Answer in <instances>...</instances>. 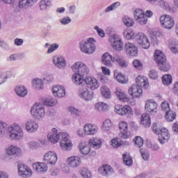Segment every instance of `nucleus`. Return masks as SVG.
Returning <instances> with one entry per match:
<instances>
[{"label":"nucleus","mask_w":178,"mask_h":178,"mask_svg":"<svg viewBox=\"0 0 178 178\" xmlns=\"http://www.w3.org/2000/svg\"><path fill=\"white\" fill-rule=\"evenodd\" d=\"M72 69L74 72L72 80L77 86L83 84L90 90H97L99 87V82L97 79L87 76L90 70L84 63L78 61L72 65Z\"/></svg>","instance_id":"1"},{"label":"nucleus","mask_w":178,"mask_h":178,"mask_svg":"<svg viewBox=\"0 0 178 178\" xmlns=\"http://www.w3.org/2000/svg\"><path fill=\"white\" fill-rule=\"evenodd\" d=\"M47 138L53 144H56L60 140V147L63 151H70L73 144L70 140V136L66 132H60L58 134V129L54 128L47 135Z\"/></svg>","instance_id":"2"},{"label":"nucleus","mask_w":178,"mask_h":178,"mask_svg":"<svg viewBox=\"0 0 178 178\" xmlns=\"http://www.w3.org/2000/svg\"><path fill=\"white\" fill-rule=\"evenodd\" d=\"M8 130L9 133V137L11 140H15L19 141L23 140L24 137V131L23 128L19 124L14 123L8 127V124L2 121H0V134H5V132Z\"/></svg>","instance_id":"3"},{"label":"nucleus","mask_w":178,"mask_h":178,"mask_svg":"<svg viewBox=\"0 0 178 178\" xmlns=\"http://www.w3.org/2000/svg\"><path fill=\"white\" fill-rule=\"evenodd\" d=\"M95 39L90 38L87 40H83L79 43V48L83 54L88 55L95 52Z\"/></svg>","instance_id":"4"},{"label":"nucleus","mask_w":178,"mask_h":178,"mask_svg":"<svg viewBox=\"0 0 178 178\" xmlns=\"http://www.w3.org/2000/svg\"><path fill=\"white\" fill-rule=\"evenodd\" d=\"M152 130L155 134L159 135V141L160 144H165L169 141L170 138V134L169 131L166 128H158L156 124H153Z\"/></svg>","instance_id":"5"},{"label":"nucleus","mask_w":178,"mask_h":178,"mask_svg":"<svg viewBox=\"0 0 178 178\" xmlns=\"http://www.w3.org/2000/svg\"><path fill=\"white\" fill-rule=\"evenodd\" d=\"M31 113L38 120H42L45 117V107L39 103H35L31 109Z\"/></svg>","instance_id":"6"},{"label":"nucleus","mask_w":178,"mask_h":178,"mask_svg":"<svg viewBox=\"0 0 178 178\" xmlns=\"http://www.w3.org/2000/svg\"><path fill=\"white\" fill-rule=\"evenodd\" d=\"M109 41L111 47L115 49V51H122L123 49V42L119 35L113 33L109 37Z\"/></svg>","instance_id":"7"},{"label":"nucleus","mask_w":178,"mask_h":178,"mask_svg":"<svg viewBox=\"0 0 178 178\" xmlns=\"http://www.w3.org/2000/svg\"><path fill=\"white\" fill-rule=\"evenodd\" d=\"M79 86H81V87L78 91L79 97L85 101H91V99L94 98L93 92L87 89V86L84 84Z\"/></svg>","instance_id":"8"},{"label":"nucleus","mask_w":178,"mask_h":178,"mask_svg":"<svg viewBox=\"0 0 178 178\" xmlns=\"http://www.w3.org/2000/svg\"><path fill=\"white\" fill-rule=\"evenodd\" d=\"M160 23L163 29L170 30L175 26V19L170 15H162L160 17Z\"/></svg>","instance_id":"9"},{"label":"nucleus","mask_w":178,"mask_h":178,"mask_svg":"<svg viewBox=\"0 0 178 178\" xmlns=\"http://www.w3.org/2000/svg\"><path fill=\"white\" fill-rule=\"evenodd\" d=\"M119 129L120 130L119 136L121 138L127 140V138H130V137H131V132L129 131V125L127 124V122L124 121L120 122L119 123Z\"/></svg>","instance_id":"10"},{"label":"nucleus","mask_w":178,"mask_h":178,"mask_svg":"<svg viewBox=\"0 0 178 178\" xmlns=\"http://www.w3.org/2000/svg\"><path fill=\"white\" fill-rule=\"evenodd\" d=\"M136 40L138 41V44L144 49H148L151 47V43L148 40L147 35L143 33H139L136 35Z\"/></svg>","instance_id":"11"},{"label":"nucleus","mask_w":178,"mask_h":178,"mask_svg":"<svg viewBox=\"0 0 178 178\" xmlns=\"http://www.w3.org/2000/svg\"><path fill=\"white\" fill-rule=\"evenodd\" d=\"M44 161L47 165L53 166L58 161V155L55 152L49 151L44 155Z\"/></svg>","instance_id":"12"},{"label":"nucleus","mask_w":178,"mask_h":178,"mask_svg":"<svg viewBox=\"0 0 178 178\" xmlns=\"http://www.w3.org/2000/svg\"><path fill=\"white\" fill-rule=\"evenodd\" d=\"M145 110V112L151 113L152 115L156 113V112H158V104H156V102L154 99H149L146 101Z\"/></svg>","instance_id":"13"},{"label":"nucleus","mask_w":178,"mask_h":178,"mask_svg":"<svg viewBox=\"0 0 178 178\" xmlns=\"http://www.w3.org/2000/svg\"><path fill=\"white\" fill-rule=\"evenodd\" d=\"M18 173L19 175L21 176V177H30L33 175V172H31V169H29V168L23 164V163H19L18 164Z\"/></svg>","instance_id":"14"},{"label":"nucleus","mask_w":178,"mask_h":178,"mask_svg":"<svg viewBox=\"0 0 178 178\" xmlns=\"http://www.w3.org/2000/svg\"><path fill=\"white\" fill-rule=\"evenodd\" d=\"M115 112L118 113V115L123 116V115H131L133 110H131V107H130V106H122L118 104L115 106Z\"/></svg>","instance_id":"15"},{"label":"nucleus","mask_w":178,"mask_h":178,"mask_svg":"<svg viewBox=\"0 0 178 178\" xmlns=\"http://www.w3.org/2000/svg\"><path fill=\"white\" fill-rule=\"evenodd\" d=\"M124 49L126 54L129 56H137L138 55V49L136 47V44L130 42H127L124 45Z\"/></svg>","instance_id":"16"},{"label":"nucleus","mask_w":178,"mask_h":178,"mask_svg":"<svg viewBox=\"0 0 178 178\" xmlns=\"http://www.w3.org/2000/svg\"><path fill=\"white\" fill-rule=\"evenodd\" d=\"M83 132L86 136H94L98 133V126L88 123L83 127Z\"/></svg>","instance_id":"17"},{"label":"nucleus","mask_w":178,"mask_h":178,"mask_svg":"<svg viewBox=\"0 0 178 178\" xmlns=\"http://www.w3.org/2000/svg\"><path fill=\"white\" fill-rule=\"evenodd\" d=\"M128 92L134 98H138L143 95V89L136 84H133L129 87Z\"/></svg>","instance_id":"18"},{"label":"nucleus","mask_w":178,"mask_h":178,"mask_svg":"<svg viewBox=\"0 0 178 178\" xmlns=\"http://www.w3.org/2000/svg\"><path fill=\"white\" fill-rule=\"evenodd\" d=\"M38 122L34 120H29L25 122V129L28 133H35L38 130Z\"/></svg>","instance_id":"19"},{"label":"nucleus","mask_w":178,"mask_h":178,"mask_svg":"<svg viewBox=\"0 0 178 178\" xmlns=\"http://www.w3.org/2000/svg\"><path fill=\"white\" fill-rule=\"evenodd\" d=\"M52 92L56 98H63V97L66 95L65 87L60 85L54 86L52 88Z\"/></svg>","instance_id":"20"},{"label":"nucleus","mask_w":178,"mask_h":178,"mask_svg":"<svg viewBox=\"0 0 178 178\" xmlns=\"http://www.w3.org/2000/svg\"><path fill=\"white\" fill-rule=\"evenodd\" d=\"M53 63L56 67L58 69H63L66 67V60L64 56H55L52 58Z\"/></svg>","instance_id":"21"},{"label":"nucleus","mask_w":178,"mask_h":178,"mask_svg":"<svg viewBox=\"0 0 178 178\" xmlns=\"http://www.w3.org/2000/svg\"><path fill=\"white\" fill-rule=\"evenodd\" d=\"M7 155H9L10 156H20L22 154H23V151L19 147L15 146V145H10L9 146L6 151Z\"/></svg>","instance_id":"22"},{"label":"nucleus","mask_w":178,"mask_h":178,"mask_svg":"<svg viewBox=\"0 0 178 178\" xmlns=\"http://www.w3.org/2000/svg\"><path fill=\"white\" fill-rule=\"evenodd\" d=\"M67 163L71 168H78L81 163V159L77 156H72L67 159Z\"/></svg>","instance_id":"23"},{"label":"nucleus","mask_w":178,"mask_h":178,"mask_svg":"<svg viewBox=\"0 0 178 178\" xmlns=\"http://www.w3.org/2000/svg\"><path fill=\"white\" fill-rule=\"evenodd\" d=\"M158 5L160 6V8H162L163 9H165V10H169V12H171V13H176L177 12V8L170 6L169 3L166 2L165 0H158Z\"/></svg>","instance_id":"24"},{"label":"nucleus","mask_w":178,"mask_h":178,"mask_svg":"<svg viewBox=\"0 0 178 178\" xmlns=\"http://www.w3.org/2000/svg\"><path fill=\"white\" fill-rule=\"evenodd\" d=\"M136 85L142 89L143 88H148V86H149V83H148V79H147V77L143 76H138L136 79Z\"/></svg>","instance_id":"25"},{"label":"nucleus","mask_w":178,"mask_h":178,"mask_svg":"<svg viewBox=\"0 0 178 178\" xmlns=\"http://www.w3.org/2000/svg\"><path fill=\"white\" fill-rule=\"evenodd\" d=\"M115 95L117 98L121 101V102H129V98L127 97V95L122 88H116L115 89Z\"/></svg>","instance_id":"26"},{"label":"nucleus","mask_w":178,"mask_h":178,"mask_svg":"<svg viewBox=\"0 0 178 178\" xmlns=\"http://www.w3.org/2000/svg\"><path fill=\"white\" fill-rule=\"evenodd\" d=\"M98 172L102 176H111L113 173V168L109 165H104L99 168Z\"/></svg>","instance_id":"27"},{"label":"nucleus","mask_w":178,"mask_h":178,"mask_svg":"<svg viewBox=\"0 0 178 178\" xmlns=\"http://www.w3.org/2000/svg\"><path fill=\"white\" fill-rule=\"evenodd\" d=\"M154 60L159 65L166 60V56L160 50H156L154 52Z\"/></svg>","instance_id":"28"},{"label":"nucleus","mask_w":178,"mask_h":178,"mask_svg":"<svg viewBox=\"0 0 178 178\" xmlns=\"http://www.w3.org/2000/svg\"><path fill=\"white\" fill-rule=\"evenodd\" d=\"M38 0H19V6L21 9H29L31 8Z\"/></svg>","instance_id":"29"},{"label":"nucleus","mask_w":178,"mask_h":178,"mask_svg":"<svg viewBox=\"0 0 178 178\" xmlns=\"http://www.w3.org/2000/svg\"><path fill=\"white\" fill-rule=\"evenodd\" d=\"M102 62L105 66L111 67L112 66V62H113V57L109 53H105L102 56Z\"/></svg>","instance_id":"30"},{"label":"nucleus","mask_w":178,"mask_h":178,"mask_svg":"<svg viewBox=\"0 0 178 178\" xmlns=\"http://www.w3.org/2000/svg\"><path fill=\"white\" fill-rule=\"evenodd\" d=\"M33 168L38 173H45L47 170V164L44 163H35L33 164Z\"/></svg>","instance_id":"31"},{"label":"nucleus","mask_w":178,"mask_h":178,"mask_svg":"<svg viewBox=\"0 0 178 178\" xmlns=\"http://www.w3.org/2000/svg\"><path fill=\"white\" fill-rule=\"evenodd\" d=\"M15 91L17 95H18V97H21L22 98H24V97H26V95L29 94L27 88L23 86H17L15 88Z\"/></svg>","instance_id":"32"},{"label":"nucleus","mask_w":178,"mask_h":178,"mask_svg":"<svg viewBox=\"0 0 178 178\" xmlns=\"http://www.w3.org/2000/svg\"><path fill=\"white\" fill-rule=\"evenodd\" d=\"M113 62H116L120 67H127L129 64L127 63L124 57L119 55H116L113 57Z\"/></svg>","instance_id":"33"},{"label":"nucleus","mask_w":178,"mask_h":178,"mask_svg":"<svg viewBox=\"0 0 178 178\" xmlns=\"http://www.w3.org/2000/svg\"><path fill=\"white\" fill-rule=\"evenodd\" d=\"M89 145L95 149H99L102 145V140L98 138H91L89 140Z\"/></svg>","instance_id":"34"},{"label":"nucleus","mask_w":178,"mask_h":178,"mask_svg":"<svg viewBox=\"0 0 178 178\" xmlns=\"http://www.w3.org/2000/svg\"><path fill=\"white\" fill-rule=\"evenodd\" d=\"M32 86L35 90H42L44 88V81L40 78H35L32 81Z\"/></svg>","instance_id":"35"},{"label":"nucleus","mask_w":178,"mask_h":178,"mask_svg":"<svg viewBox=\"0 0 178 178\" xmlns=\"http://www.w3.org/2000/svg\"><path fill=\"white\" fill-rule=\"evenodd\" d=\"M140 123L145 126V127H149V126H151V118H149V114H143L140 118Z\"/></svg>","instance_id":"36"},{"label":"nucleus","mask_w":178,"mask_h":178,"mask_svg":"<svg viewBox=\"0 0 178 178\" xmlns=\"http://www.w3.org/2000/svg\"><path fill=\"white\" fill-rule=\"evenodd\" d=\"M168 47L173 54H178V41L175 39L168 40Z\"/></svg>","instance_id":"37"},{"label":"nucleus","mask_w":178,"mask_h":178,"mask_svg":"<svg viewBox=\"0 0 178 178\" xmlns=\"http://www.w3.org/2000/svg\"><path fill=\"white\" fill-rule=\"evenodd\" d=\"M100 90L104 98H106V99H111V97H112L111 89H109L106 86H102Z\"/></svg>","instance_id":"38"},{"label":"nucleus","mask_w":178,"mask_h":178,"mask_svg":"<svg viewBox=\"0 0 178 178\" xmlns=\"http://www.w3.org/2000/svg\"><path fill=\"white\" fill-rule=\"evenodd\" d=\"M95 108L96 111H98V112H106V111L109 109V106H108L106 103L100 102L95 104Z\"/></svg>","instance_id":"39"},{"label":"nucleus","mask_w":178,"mask_h":178,"mask_svg":"<svg viewBox=\"0 0 178 178\" xmlns=\"http://www.w3.org/2000/svg\"><path fill=\"white\" fill-rule=\"evenodd\" d=\"M79 148L80 149V152H81L83 155H88V154H90V151H91L90 146L87 145L84 142L79 144Z\"/></svg>","instance_id":"40"},{"label":"nucleus","mask_w":178,"mask_h":178,"mask_svg":"<svg viewBox=\"0 0 178 178\" xmlns=\"http://www.w3.org/2000/svg\"><path fill=\"white\" fill-rule=\"evenodd\" d=\"M43 101L46 106H56V105H58V100L51 97L44 98Z\"/></svg>","instance_id":"41"},{"label":"nucleus","mask_w":178,"mask_h":178,"mask_svg":"<svg viewBox=\"0 0 178 178\" xmlns=\"http://www.w3.org/2000/svg\"><path fill=\"white\" fill-rule=\"evenodd\" d=\"M122 159L124 165H126V166H131L133 165V158L130 156V154L127 153L123 154Z\"/></svg>","instance_id":"42"},{"label":"nucleus","mask_w":178,"mask_h":178,"mask_svg":"<svg viewBox=\"0 0 178 178\" xmlns=\"http://www.w3.org/2000/svg\"><path fill=\"white\" fill-rule=\"evenodd\" d=\"M176 112L170 110L165 113V118L167 122H173L176 119Z\"/></svg>","instance_id":"43"},{"label":"nucleus","mask_w":178,"mask_h":178,"mask_svg":"<svg viewBox=\"0 0 178 178\" xmlns=\"http://www.w3.org/2000/svg\"><path fill=\"white\" fill-rule=\"evenodd\" d=\"M102 130L104 131H110V130H112V122H111V120L107 119L103 122V125L102 127Z\"/></svg>","instance_id":"44"},{"label":"nucleus","mask_w":178,"mask_h":178,"mask_svg":"<svg viewBox=\"0 0 178 178\" xmlns=\"http://www.w3.org/2000/svg\"><path fill=\"white\" fill-rule=\"evenodd\" d=\"M122 22L127 27H132L134 26V19L133 18H130L128 16H125L122 18Z\"/></svg>","instance_id":"45"},{"label":"nucleus","mask_w":178,"mask_h":178,"mask_svg":"<svg viewBox=\"0 0 178 178\" xmlns=\"http://www.w3.org/2000/svg\"><path fill=\"white\" fill-rule=\"evenodd\" d=\"M120 6V2L119 1L115 2L105 8L104 13H109L110 12H112V10H115V9H118V7Z\"/></svg>","instance_id":"46"},{"label":"nucleus","mask_w":178,"mask_h":178,"mask_svg":"<svg viewBox=\"0 0 178 178\" xmlns=\"http://www.w3.org/2000/svg\"><path fill=\"white\" fill-rule=\"evenodd\" d=\"M51 6V1L42 0L40 3V8L41 10H47Z\"/></svg>","instance_id":"47"},{"label":"nucleus","mask_w":178,"mask_h":178,"mask_svg":"<svg viewBox=\"0 0 178 178\" xmlns=\"http://www.w3.org/2000/svg\"><path fill=\"white\" fill-rule=\"evenodd\" d=\"M123 35L127 40H133L136 38L134 33L130 29L124 30L123 32Z\"/></svg>","instance_id":"48"},{"label":"nucleus","mask_w":178,"mask_h":178,"mask_svg":"<svg viewBox=\"0 0 178 178\" xmlns=\"http://www.w3.org/2000/svg\"><path fill=\"white\" fill-rule=\"evenodd\" d=\"M162 83L164 86H169L172 84V75L165 74L162 77Z\"/></svg>","instance_id":"49"},{"label":"nucleus","mask_w":178,"mask_h":178,"mask_svg":"<svg viewBox=\"0 0 178 178\" xmlns=\"http://www.w3.org/2000/svg\"><path fill=\"white\" fill-rule=\"evenodd\" d=\"M134 142L135 145H136V147H138V148H141V147L144 145V139H143L141 136H136L134 139Z\"/></svg>","instance_id":"50"},{"label":"nucleus","mask_w":178,"mask_h":178,"mask_svg":"<svg viewBox=\"0 0 178 178\" xmlns=\"http://www.w3.org/2000/svg\"><path fill=\"white\" fill-rule=\"evenodd\" d=\"M123 144V141H119V138H115L111 140V145L113 148H119Z\"/></svg>","instance_id":"51"},{"label":"nucleus","mask_w":178,"mask_h":178,"mask_svg":"<svg viewBox=\"0 0 178 178\" xmlns=\"http://www.w3.org/2000/svg\"><path fill=\"white\" fill-rule=\"evenodd\" d=\"M158 66L162 72H168V70L170 69V65L168 63L166 60L163 62L162 63H160Z\"/></svg>","instance_id":"52"},{"label":"nucleus","mask_w":178,"mask_h":178,"mask_svg":"<svg viewBox=\"0 0 178 178\" xmlns=\"http://www.w3.org/2000/svg\"><path fill=\"white\" fill-rule=\"evenodd\" d=\"M114 76L117 79L118 83H126V79H124V75L122 74V73L115 72Z\"/></svg>","instance_id":"53"},{"label":"nucleus","mask_w":178,"mask_h":178,"mask_svg":"<svg viewBox=\"0 0 178 178\" xmlns=\"http://www.w3.org/2000/svg\"><path fill=\"white\" fill-rule=\"evenodd\" d=\"M59 22L60 24H63V26H67L70 23H72V18L69 16H65L61 19H59Z\"/></svg>","instance_id":"54"},{"label":"nucleus","mask_w":178,"mask_h":178,"mask_svg":"<svg viewBox=\"0 0 178 178\" xmlns=\"http://www.w3.org/2000/svg\"><path fill=\"white\" fill-rule=\"evenodd\" d=\"M140 151L143 159H144V161H148V159H149V152L148 150L142 148L140 149Z\"/></svg>","instance_id":"55"},{"label":"nucleus","mask_w":178,"mask_h":178,"mask_svg":"<svg viewBox=\"0 0 178 178\" xmlns=\"http://www.w3.org/2000/svg\"><path fill=\"white\" fill-rule=\"evenodd\" d=\"M81 176L83 178H91V172L87 168H82L81 170Z\"/></svg>","instance_id":"56"},{"label":"nucleus","mask_w":178,"mask_h":178,"mask_svg":"<svg viewBox=\"0 0 178 178\" xmlns=\"http://www.w3.org/2000/svg\"><path fill=\"white\" fill-rule=\"evenodd\" d=\"M134 17L136 19H138L139 17H143L145 14L144 13V11L140 8L136 9V10L134 13Z\"/></svg>","instance_id":"57"},{"label":"nucleus","mask_w":178,"mask_h":178,"mask_svg":"<svg viewBox=\"0 0 178 178\" xmlns=\"http://www.w3.org/2000/svg\"><path fill=\"white\" fill-rule=\"evenodd\" d=\"M69 112H70L71 115H74V116H80L81 112L79 111V109L71 106L68 108Z\"/></svg>","instance_id":"58"},{"label":"nucleus","mask_w":178,"mask_h":178,"mask_svg":"<svg viewBox=\"0 0 178 178\" xmlns=\"http://www.w3.org/2000/svg\"><path fill=\"white\" fill-rule=\"evenodd\" d=\"M161 110L163 112H169L170 111V106H169V103L168 102H163L161 103Z\"/></svg>","instance_id":"59"},{"label":"nucleus","mask_w":178,"mask_h":178,"mask_svg":"<svg viewBox=\"0 0 178 178\" xmlns=\"http://www.w3.org/2000/svg\"><path fill=\"white\" fill-rule=\"evenodd\" d=\"M136 22L139 23V24H147V22H148V18L145 15L143 17H139V18H137Z\"/></svg>","instance_id":"60"},{"label":"nucleus","mask_w":178,"mask_h":178,"mask_svg":"<svg viewBox=\"0 0 178 178\" xmlns=\"http://www.w3.org/2000/svg\"><path fill=\"white\" fill-rule=\"evenodd\" d=\"M133 65L136 69H138V70H141L143 69V63L139 60H134L133 61Z\"/></svg>","instance_id":"61"},{"label":"nucleus","mask_w":178,"mask_h":178,"mask_svg":"<svg viewBox=\"0 0 178 178\" xmlns=\"http://www.w3.org/2000/svg\"><path fill=\"white\" fill-rule=\"evenodd\" d=\"M94 29L97 31V33L98 35H99V37H101L102 38H104V37H105V32L102 29L99 28L98 26H95L94 27Z\"/></svg>","instance_id":"62"},{"label":"nucleus","mask_w":178,"mask_h":178,"mask_svg":"<svg viewBox=\"0 0 178 178\" xmlns=\"http://www.w3.org/2000/svg\"><path fill=\"white\" fill-rule=\"evenodd\" d=\"M149 76L152 80H156L158 79V72L155 70L149 71Z\"/></svg>","instance_id":"63"},{"label":"nucleus","mask_w":178,"mask_h":178,"mask_svg":"<svg viewBox=\"0 0 178 178\" xmlns=\"http://www.w3.org/2000/svg\"><path fill=\"white\" fill-rule=\"evenodd\" d=\"M43 80L49 84V83H52V81H54V76L50 74H46L45 77L43 78Z\"/></svg>","instance_id":"64"}]
</instances>
